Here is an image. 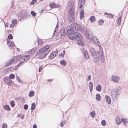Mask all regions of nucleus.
<instances>
[{
	"instance_id": "473e14b6",
	"label": "nucleus",
	"mask_w": 128,
	"mask_h": 128,
	"mask_svg": "<svg viewBox=\"0 0 128 128\" xmlns=\"http://www.w3.org/2000/svg\"><path fill=\"white\" fill-rule=\"evenodd\" d=\"M21 56H16L14 58L15 59L16 62L19 59L21 58Z\"/></svg>"
},
{
	"instance_id": "f257e3e1",
	"label": "nucleus",
	"mask_w": 128,
	"mask_h": 128,
	"mask_svg": "<svg viewBox=\"0 0 128 128\" xmlns=\"http://www.w3.org/2000/svg\"><path fill=\"white\" fill-rule=\"evenodd\" d=\"M85 35L87 40L88 42L90 43L92 41L94 44L98 46L99 47L100 52L99 54L101 62L103 63L104 62V54L101 45L99 42L97 37L94 36L92 34L91 31L88 29H86L85 33Z\"/></svg>"
},
{
	"instance_id": "774afa93",
	"label": "nucleus",
	"mask_w": 128,
	"mask_h": 128,
	"mask_svg": "<svg viewBox=\"0 0 128 128\" xmlns=\"http://www.w3.org/2000/svg\"><path fill=\"white\" fill-rule=\"evenodd\" d=\"M82 7V6H80V8H81Z\"/></svg>"
},
{
	"instance_id": "0e129e2a",
	"label": "nucleus",
	"mask_w": 128,
	"mask_h": 128,
	"mask_svg": "<svg viewBox=\"0 0 128 128\" xmlns=\"http://www.w3.org/2000/svg\"><path fill=\"white\" fill-rule=\"evenodd\" d=\"M81 2H83V1H84V0H79Z\"/></svg>"
},
{
	"instance_id": "ea45409f",
	"label": "nucleus",
	"mask_w": 128,
	"mask_h": 128,
	"mask_svg": "<svg viewBox=\"0 0 128 128\" xmlns=\"http://www.w3.org/2000/svg\"><path fill=\"white\" fill-rule=\"evenodd\" d=\"M10 65L11 64L9 61L6 62L5 64V66L6 67Z\"/></svg>"
},
{
	"instance_id": "c85d7f7f",
	"label": "nucleus",
	"mask_w": 128,
	"mask_h": 128,
	"mask_svg": "<svg viewBox=\"0 0 128 128\" xmlns=\"http://www.w3.org/2000/svg\"><path fill=\"white\" fill-rule=\"evenodd\" d=\"M96 90H97L98 91H100L101 90L102 87L100 85H99L98 86L96 87Z\"/></svg>"
},
{
	"instance_id": "9b49d317",
	"label": "nucleus",
	"mask_w": 128,
	"mask_h": 128,
	"mask_svg": "<svg viewBox=\"0 0 128 128\" xmlns=\"http://www.w3.org/2000/svg\"><path fill=\"white\" fill-rule=\"evenodd\" d=\"M112 80L116 82H118V80L120 79V78L117 76H113L111 77Z\"/></svg>"
},
{
	"instance_id": "a18cd8bd",
	"label": "nucleus",
	"mask_w": 128,
	"mask_h": 128,
	"mask_svg": "<svg viewBox=\"0 0 128 128\" xmlns=\"http://www.w3.org/2000/svg\"><path fill=\"white\" fill-rule=\"evenodd\" d=\"M31 14L34 16H35L36 15V13L34 11H32L30 12Z\"/></svg>"
},
{
	"instance_id": "2eb2a0df",
	"label": "nucleus",
	"mask_w": 128,
	"mask_h": 128,
	"mask_svg": "<svg viewBox=\"0 0 128 128\" xmlns=\"http://www.w3.org/2000/svg\"><path fill=\"white\" fill-rule=\"evenodd\" d=\"M105 98L106 100V102L109 104H110L111 100L110 96L108 95H106Z\"/></svg>"
},
{
	"instance_id": "69168bd1",
	"label": "nucleus",
	"mask_w": 128,
	"mask_h": 128,
	"mask_svg": "<svg viewBox=\"0 0 128 128\" xmlns=\"http://www.w3.org/2000/svg\"><path fill=\"white\" fill-rule=\"evenodd\" d=\"M65 52L64 50L63 51V54H64L65 53Z\"/></svg>"
},
{
	"instance_id": "4be33fe9",
	"label": "nucleus",
	"mask_w": 128,
	"mask_h": 128,
	"mask_svg": "<svg viewBox=\"0 0 128 128\" xmlns=\"http://www.w3.org/2000/svg\"><path fill=\"white\" fill-rule=\"evenodd\" d=\"M116 124H120L121 123V120L120 118L116 117Z\"/></svg>"
},
{
	"instance_id": "79ce46f5",
	"label": "nucleus",
	"mask_w": 128,
	"mask_h": 128,
	"mask_svg": "<svg viewBox=\"0 0 128 128\" xmlns=\"http://www.w3.org/2000/svg\"><path fill=\"white\" fill-rule=\"evenodd\" d=\"M10 79H13L15 77L14 75L13 74H11L10 75Z\"/></svg>"
},
{
	"instance_id": "e2e57ef3",
	"label": "nucleus",
	"mask_w": 128,
	"mask_h": 128,
	"mask_svg": "<svg viewBox=\"0 0 128 128\" xmlns=\"http://www.w3.org/2000/svg\"><path fill=\"white\" fill-rule=\"evenodd\" d=\"M52 79H49L48 80V81L49 82H50V81H52Z\"/></svg>"
},
{
	"instance_id": "052dcab7",
	"label": "nucleus",
	"mask_w": 128,
	"mask_h": 128,
	"mask_svg": "<svg viewBox=\"0 0 128 128\" xmlns=\"http://www.w3.org/2000/svg\"><path fill=\"white\" fill-rule=\"evenodd\" d=\"M16 78L18 80L19 82H20V80L18 76H16Z\"/></svg>"
},
{
	"instance_id": "de8ad7c7",
	"label": "nucleus",
	"mask_w": 128,
	"mask_h": 128,
	"mask_svg": "<svg viewBox=\"0 0 128 128\" xmlns=\"http://www.w3.org/2000/svg\"><path fill=\"white\" fill-rule=\"evenodd\" d=\"M8 38L10 39H12L13 38L12 35L11 34H9L8 36Z\"/></svg>"
},
{
	"instance_id": "f03ea898",
	"label": "nucleus",
	"mask_w": 128,
	"mask_h": 128,
	"mask_svg": "<svg viewBox=\"0 0 128 128\" xmlns=\"http://www.w3.org/2000/svg\"><path fill=\"white\" fill-rule=\"evenodd\" d=\"M74 25L76 26V24H72L68 26L66 29L64 28H62L60 31L57 35L60 38H61L62 36L66 35L68 33H70V32H73L74 30V27L73 26Z\"/></svg>"
},
{
	"instance_id": "864d4df0",
	"label": "nucleus",
	"mask_w": 128,
	"mask_h": 128,
	"mask_svg": "<svg viewBox=\"0 0 128 128\" xmlns=\"http://www.w3.org/2000/svg\"><path fill=\"white\" fill-rule=\"evenodd\" d=\"M91 78V76L90 75H89L88 77V81L90 80Z\"/></svg>"
},
{
	"instance_id": "3c124183",
	"label": "nucleus",
	"mask_w": 128,
	"mask_h": 128,
	"mask_svg": "<svg viewBox=\"0 0 128 128\" xmlns=\"http://www.w3.org/2000/svg\"><path fill=\"white\" fill-rule=\"evenodd\" d=\"M42 43V42L40 40H38V45H40Z\"/></svg>"
},
{
	"instance_id": "7c9ffc66",
	"label": "nucleus",
	"mask_w": 128,
	"mask_h": 128,
	"mask_svg": "<svg viewBox=\"0 0 128 128\" xmlns=\"http://www.w3.org/2000/svg\"><path fill=\"white\" fill-rule=\"evenodd\" d=\"M30 57L29 55L25 56L22 58V59L24 60H26L28 59Z\"/></svg>"
},
{
	"instance_id": "603ef678",
	"label": "nucleus",
	"mask_w": 128,
	"mask_h": 128,
	"mask_svg": "<svg viewBox=\"0 0 128 128\" xmlns=\"http://www.w3.org/2000/svg\"><path fill=\"white\" fill-rule=\"evenodd\" d=\"M22 62H20V63L18 64V65L17 66L18 67L20 66H22Z\"/></svg>"
},
{
	"instance_id": "0eeeda50",
	"label": "nucleus",
	"mask_w": 128,
	"mask_h": 128,
	"mask_svg": "<svg viewBox=\"0 0 128 128\" xmlns=\"http://www.w3.org/2000/svg\"><path fill=\"white\" fill-rule=\"evenodd\" d=\"M74 3L73 0H70L68 3V8L69 9V11H74Z\"/></svg>"
},
{
	"instance_id": "4468645a",
	"label": "nucleus",
	"mask_w": 128,
	"mask_h": 128,
	"mask_svg": "<svg viewBox=\"0 0 128 128\" xmlns=\"http://www.w3.org/2000/svg\"><path fill=\"white\" fill-rule=\"evenodd\" d=\"M17 20L14 19L12 21V24L10 25V28H12L16 24Z\"/></svg>"
},
{
	"instance_id": "7ed1b4c3",
	"label": "nucleus",
	"mask_w": 128,
	"mask_h": 128,
	"mask_svg": "<svg viewBox=\"0 0 128 128\" xmlns=\"http://www.w3.org/2000/svg\"><path fill=\"white\" fill-rule=\"evenodd\" d=\"M50 47L49 46L46 45L41 48L38 51L37 53L38 54V58L39 59L44 58L49 53L51 50L49 49Z\"/></svg>"
},
{
	"instance_id": "680f3d73",
	"label": "nucleus",
	"mask_w": 128,
	"mask_h": 128,
	"mask_svg": "<svg viewBox=\"0 0 128 128\" xmlns=\"http://www.w3.org/2000/svg\"><path fill=\"white\" fill-rule=\"evenodd\" d=\"M121 18L120 17H119L118 18L117 20L121 21Z\"/></svg>"
},
{
	"instance_id": "f8f14e48",
	"label": "nucleus",
	"mask_w": 128,
	"mask_h": 128,
	"mask_svg": "<svg viewBox=\"0 0 128 128\" xmlns=\"http://www.w3.org/2000/svg\"><path fill=\"white\" fill-rule=\"evenodd\" d=\"M7 43L9 48L10 49H12V46L14 45L13 42L8 41V40H7Z\"/></svg>"
},
{
	"instance_id": "1a4fd4ad",
	"label": "nucleus",
	"mask_w": 128,
	"mask_h": 128,
	"mask_svg": "<svg viewBox=\"0 0 128 128\" xmlns=\"http://www.w3.org/2000/svg\"><path fill=\"white\" fill-rule=\"evenodd\" d=\"M80 50L82 52L84 55L85 58L86 59H88L89 58V56L88 54V52L85 49H81Z\"/></svg>"
},
{
	"instance_id": "f704fd0d",
	"label": "nucleus",
	"mask_w": 128,
	"mask_h": 128,
	"mask_svg": "<svg viewBox=\"0 0 128 128\" xmlns=\"http://www.w3.org/2000/svg\"><path fill=\"white\" fill-rule=\"evenodd\" d=\"M60 62L61 65L64 66H65L66 64V63L64 60H62L60 61Z\"/></svg>"
},
{
	"instance_id": "6e6552de",
	"label": "nucleus",
	"mask_w": 128,
	"mask_h": 128,
	"mask_svg": "<svg viewBox=\"0 0 128 128\" xmlns=\"http://www.w3.org/2000/svg\"><path fill=\"white\" fill-rule=\"evenodd\" d=\"M18 17L20 19L24 18L26 16V13L24 11L20 10L18 12Z\"/></svg>"
},
{
	"instance_id": "20e7f679",
	"label": "nucleus",
	"mask_w": 128,
	"mask_h": 128,
	"mask_svg": "<svg viewBox=\"0 0 128 128\" xmlns=\"http://www.w3.org/2000/svg\"><path fill=\"white\" fill-rule=\"evenodd\" d=\"M89 51L94 61L96 62H98L99 60V56L94 48L92 47H90Z\"/></svg>"
},
{
	"instance_id": "338daca9",
	"label": "nucleus",
	"mask_w": 128,
	"mask_h": 128,
	"mask_svg": "<svg viewBox=\"0 0 128 128\" xmlns=\"http://www.w3.org/2000/svg\"><path fill=\"white\" fill-rule=\"evenodd\" d=\"M56 32V31L55 30H54V33H53V35H54V32Z\"/></svg>"
},
{
	"instance_id": "ddd939ff",
	"label": "nucleus",
	"mask_w": 128,
	"mask_h": 128,
	"mask_svg": "<svg viewBox=\"0 0 128 128\" xmlns=\"http://www.w3.org/2000/svg\"><path fill=\"white\" fill-rule=\"evenodd\" d=\"M75 32L72 33L71 34H70L68 35V37L69 38L72 40H75Z\"/></svg>"
},
{
	"instance_id": "dca6fc26",
	"label": "nucleus",
	"mask_w": 128,
	"mask_h": 128,
	"mask_svg": "<svg viewBox=\"0 0 128 128\" xmlns=\"http://www.w3.org/2000/svg\"><path fill=\"white\" fill-rule=\"evenodd\" d=\"M4 80L5 82L8 85L10 84L11 82V80L8 78L7 77L4 78Z\"/></svg>"
},
{
	"instance_id": "09e8293b",
	"label": "nucleus",
	"mask_w": 128,
	"mask_h": 128,
	"mask_svg": "<svg viewBox=\"0 0 128 128\" xmlns=\"http://www.w3.org/2000/svg\"><path fill=\"white\" fill-rule=\"evenodd\" d=\"M58 52V50L56 49V50L55 51L53 52H54V54H55V55L56 56L57 55Z\"/></svg>"
},
{
	"instance_id": "f3484780",
	"label": "nucleus",
	"mask_w": 128,
	"mask_h": 128,
	"mask_svg": "<svg viewBox=\"0 0 128 128\" xmlns=\"http://www.w3.org/2000/svg\"><path fill=\"white\" fill-rule=\"evenodd\" d=\"M50 6L51 8H58L60 7L59 5L56 4H52L49 5Z\"/></svg>"
},
{
	"instance_id": "6e6d98bb",
	"label": "nucleus",
	"mask_w": 128,
	"mask_h": 128,
	"mask_svg": "<svg viewBox=\"0 0 128 128\" xmlns=\"http://www.w3.org/2000/svg\"><path fill=\"white\" fill-rule=\"evenodd\" d=\"M120 21H118L117 20L116 21L117 22L118 24V25L119 26L120 24Z\"/></svg>"
},
{
	"instance_id": "393cba45",
	"label": "nucleus",
	"mask_w": 128,
	"mask_h": 128,
	"mask_svg": "<svg viewBox=\"0 0 128 128\" xmlns=\"http://www.w3.org/2000/svg\"><path fill=\"white\" fill-rule=\"evenodd\" d=\"M100 96L99 94H98L96 96V99L98 101H100Z\"/></svg>"
},
{
	"instance_id": "e433bc0d",
	"label": "nucleus",
	"mask_w": 128,
	"mask_h": 128,
	"mask_svg": "<svg viewBox=\"0 0 128 128\" xmlns=\"http://www.w3.org/2000/svg\"><path fill=\"white\" fill-rule=\"evenodd\" d=\"M66 122V121L65 120H64L62 121V122H61L60 124V125L61 127H63L65 123Z\"/></svg>"
},
{
	"instance_id": "c9c22d12",
	"label": "nucleus",
	"mask_w": 128,
	"mask_h": 128,
	"mask_svg": "<svg viewBox=\"0 0 128 128\" xmlns=\"http://www.w3.org/2000/svg\"><path fill=\"white\" fill-rule=\"evenodd\" d=\"M9 61L11 64L13 63L14 62H16L15 59H14V58L10 60Z\"/></svg>"
},
{
	"instance_id": "49530a36",
	"label": "nucleus",
	"mask_w": 128,
	"mask_h": 128,
	"mask_svg": "<svg viewBox=\"0 0 128 128\" xmlns=\"http://www.w3.org/2000/svg\"><path fill=\"white\" fill-rule=\"evenodd\" d=\"M7 124L5 123H4L2 126V128H7Z\"/></svg>"
},
{
	"instance_id": "aec40b11",
	"label": "nucleus",
	"mask_w": 128,
	"mask_h": 128,
	"mask_svg": "<svg viewBox=\"0 0 128 128\" xmlns=\"http://www.w3.org/2000/svg\"><path fill=\"white\" fill-rule=\"evenodd\" d=\"M56 55L55 54H54V52H53L51 53L50 54L49 58L50 59H52L53 58L56 56Z\"/></svg>"
},
{
	"instance_id": "6ab92c4d",
	"label": "nucleus",
	"mask_w": 128,
	"mask_h": 128,
	"mask_svg": "<svg viewBox=\"0 0 128 128\" xmlns=\"http://www.w3.org/2000/svg\"><path fill=\"white\" fill-rule=\"evenodd\" d=\"M84 17V12L83 10H81L80 13V18L82 19Z\"/></svg>"
},
{
	"instance_id": "8fccbe9b",
	"label": "nucleus",
	"mask_w": 128,
	"mask_h": 128,
	"mask_svg": "<svg viewBox=\"0 0 128 128\" xmlns=\"http://www.w3.org/2000/svg\"><path fill=\"white\" fill-rule=\"evenodd\" d=\"M28 106L27 104H25L24 106V108L25 110H27L28 108Z\"/></svg>"
},
{
	"instance_id": "cd10ccee",
	"label": "nucleus",
	"mask_w": 128,
	"mask_h": 128,
	"mask_svg": "<svg viewBox=\"0 0 128 128\" xmlns=\"http://www.w3.org/2000/svg\"><path fill=\"white\" fill-rule=\"evenodd\" d=\"M90 115L92 118H94L96 114L94 111H93L90 112Z\"/></svg>"
},
{
	"instance_id": "58836bf2",
	"label": "nucleus",
	"mask_w": 128,
	"mask_h": 128,
	"mask_svg": "<svg viewBox=\"0 0 128 128\" xmlns=\"http://www.w3.org/2000/svg\"><path fill=\"white\" fill-rule=\"evenodd\" d=\"M104 22L103 20H100L98 21V23L99 25L100 26Z\"/></svg>"
},
{
	"instance_id": "a878e982",
	"label": "nucleus",
	"mask_w": 128,
	"mask_h": 128,
	"mask_svg": "<svg viewBox=\"0 0 128 128\" xmlns=\"http://www.w3.org/2000/svg\"><path fill=\"white\" fill-rule=\"evenodd\" d=\"M4 109L8 111H9L10 110V108L9 106L8 105H6L4 107Z\"/></svg>"
},
{
	"instance_id": "c03bdc74",
	"label": "nucleus",
	"mask_w": 128,
	"mask_h": 128,
	"mask_svg": "<svg viewBox=\"0 0 128 128\" xmlns=\"http://www.w3.org/2000/svg\"><path fill=\"white\" fill-rule=\"evenodd\" d=\"M10 104L12 107H13L14 106L15 104L14 101H11L10 102Z\"/></svg>"
},
{
	"instance_id": "4c0bfd02",
	"label": "nucleus",
	"mask_w": 128,
	"mask_h": 128,
	"mask_svg": "<svg viewBox=\"0 0 128 128\" xmlns=\"http://www.w3.org/2000/svg\"><path fill=\"white\" fill-rule=\"evenodd\" d=\"M127 120V119L126 118H122L121 120V122L124 124L126 123Z\"/></svg>"
},
{
	"instance_id": "bb28decb",
	"label": "nucleus",
	"mask_w": 128,
	"mask_h": 128,
	"mask_svg": "<svg viewBox=\"0 0 128 128\" xmlns=\"http://www.w3.org/2000/svg\"><path fill=\"white\" fill-rule=\"evenodd\" d=\"M90 21L91 22H93L95 21L96 18L94 16H91L90 18Z\"/></svg>"
},
{
	"instance_id": "c756f323",
	"label": "nucleus",
	"mask_w": 128,
	"mask_h": 128,
	"mask_svg": "<svg viewBox=\"0 0 128 128\" xmlns=\"http://www.w3.org/2000/svg\"><path fill=\"white\" fill-rule=\"evenodd\" d=\"M36 105L34 103H33L32 104L31 110H34L35 108Z\"/></svg>"
},
{
	"instance_id": "4d7b16f0",
	"label": "nucleus",
	"mask_w": 128,
	"mask_h": 128,
	"mask_svg": "<svg viewBox=\"0 0 128 128\" xmlns=\"http://www.w3.org/2000/svg\"><path fill=\"white\" fill-rule=\"evenodd\" d=\"M42 69V67H40V68L39 69V70H38L39 72H40V71H41Z\"/></svg>"
},
{
	"instance_id": "b1692460",
	"label": "nucleus",
	"mask_w": 128,
	"mask_h": 128,
	"mask_svg": "<svg viewBox=\"0 0 128 128\" xmlns=\"http://www.w3.org/2000/svg\"><path fill=\"white\" fill-rule=\"evenodd\" d=\"M78 44L80 46H84V43L81 40H78Z\"/></svg>"
},
{
	"instance_id": "2f4dec72",
	"label": "nucleus",
	"mask_w": 128,
	"mask_h": 128,
	"mask_svg": "<svg viewBox=\"0 0 128 128\" xmlns=\"http://www.w3.org/2000/svg\"><path fill=\"white\" fill-rule=\"evenodd\" d=\"M34 95V92L33 91H30L28 95L30 97H32Z\"/></svg>"
},
{
	"instance_id": "9d476101",
	"label": "nucleus",
	"mask_w": 128,
	"mask_h": 128,
	"mask_svg": "<svg viewBox=\"0 0 128 128\" xmlns=\"http://www.w3.org/2000/svg\"><path fill=\"white\" fill-rule=\"evenodd\" d=\"M75 40H78L82 39V36L80 33L76 32H75Z\"/></svg>"
},
{
	"instance_id": "5fc2aeb1",
	"label": "nucleus",
	"mask_w": 128,
	"mask_h": 128,
	"mask_svg": "<svg viewBox=\"0 0 128 128\" xmlns=\"http://www.w3.org/2000/svg\"><path fill=\"white\" fill-rule=\"evenodd\" d=\"M5 26L6 27H8V23L6 22V24H4Z\"/></svg>"
},
{
	"instance_id": "37998d69",
	"label": "nucleus",
	"mask_w": 128,
	"mask_h": 128,
	"mask_svg": "<svg viewBox=\"0 0 128 128\" xmlns=\"http://www.w3.org/2000/svg\"><path fill=\"white\" fill-rule=\"evenodd\" d=\"M37 0H32V2H30V4L32 5H34L35 3H36Z\"/></svg>"
},
{
	"instance_id": "13d9d810",
	"label": "nucleus",
	"mask_w": 128,
	"mask_h": 128,
	"mask_svg": "<svg viewBox=\"0 0 128 128\" xmlns=\"http://www.w3.org/2000/svg\"><path fill=\"white\" fill-rule=\"evenodd\" d=\"M60 56H61L62 57H64V54H63V53H61V54H60Z\"/></svg>"
},
{
	"instance_id": "a211bd4d",
	"label": "nucleus",
	"mask_w": 128,
	"mask_h": 128,
	"mask_svg": "<svg viewBox=\"0 0 128 128\" xmlns=\"http://www.w3.org/2000/svg\"><path fill=\"white\" fill-rule=\"evenodd\" d=\"M76 24V26H74H74H73V27H74V30H80V28L79 25L78 26L76 24Z\"/></svg>"
},
{
	"instance_id": "39448f33",
	"label": "nucleus",
	"mask_w": 128,
	"mask_h": 128,
	"mask_svg": "<svg viewBox=\"0 0 128 128\" xmlns=\"http://www.w3.org/2000/svg\"><path fill=\"white\" fill-rule=\"evenodd\" d=\"M120 94V90L118 88L114 89L111 92V96L114 99H116L119 96Z\"/></svg>"
},
{
	"instance_id": "a19ab883",
	"label": "nucleus",
	"mask_w": 128,
	"mask_h": 128,
	"mask_svg": "<svg viewBox=\"0 0 128 128\" xmlns=\"http://www.w3.org/2000/svg\"><path fill=\"white\" fill-rule=\"evenodd\" d=\"M101 123L102 125L104 126H105L106 124V121L104 120H102L101 122Z\"/></svg>"
},
{
	"instance_id": "5701e85b",
	"label": "nucleus",
	"mask_w": 128,
	"mask_h": 128,
	"mask_svg": "<svg viewBox=\"0 0 128 128\" xmlns=\"http://www.w3.org/2000/svg\"><path fill=\"white\" fill-rule=\"evenodd\" d=\"M93 88V84L92 82H89V88L90 92H91Z\"/></svg>"
},
{
	"instance_id": "412c9836",
	"label": "nucleus",
	"mask_w": 128,
	"mask_h": 128,
	"mask_svg": "<svg viewBox=\"0 0 128 128\" xmlns=\"http://www.w3.org/2000/svg\"><path fill=\"white\" fill-rule=\"evenodd\" d=\"M36 50L35 49H32L30 50V51L28 52V53L30 55L33 54L36 52Z\"/></svg>"
},
{
	"instance_id": "423d86ee",
	"label": "nucleus",
	"mask_w": 128,
	"mask_h": 128,
	"mask_svg": "<svg viewBox=\"0 0 128 128\" xmlns=\"http://www.w3.org/2000/svg\"><path fill=\"white\" fill-rule=\"evenodd\" d=\"M74 11H68V20L69 22L72 23L75 20V18L74 14Z\"/></svg>"
},
{
	"instance_id": "bf43d9fd",
	"label": "nucleus",
	"mask_w": 128,
	"mask_h": 128,
	"mask_svg": "<svg viewBox=\"0 0 128 128\" xmlns=\"http://www.w3.org/2000/svg\"><path fill=\"white\" fill-rule=\"evenodd\" d=\"M36 124H34L33 126V128H36Z\"/></svg>"
},
{
	"instance_id": "72a5a7b5",
	"label": "nucleus",
	"mask_w": 128,
	"mask_h": 128,
	"mask_svg": "<svg viewBox=\"0 0 128 128\" xmlns=\"http://www.w3.org/2000/svg\"><path fill=\"white\" fill-rule=\"evenodd\" d=\"M105 15H106L107 16L110 18H112L113 17V15L111 14L105 12Z\"/></svg>"
}]
</instances>
